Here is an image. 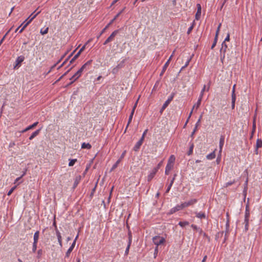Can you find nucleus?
I'll return each mask as SVG.
<instances>
[{"label": "nucleus", "mask_w": 262, "mask_h": 262, "mask_svg": "<svg viewBox=\"0 0 262 262\" xmlns=\"http://www.w3.org/2000/svg\"><path fill=\"white\" fill-rule=\"evenodd\" d=\"M40 131V129H37L32 133V134L29 137V140H32L34 138L37 136Z\"/></svg>", "instance_id": "412c9836"}, {"label": "nucleus", "mask_w": 262, "mask_h": 262, "mask_svg": "<svg viewBox=\"0 0 262 262\" xmlns=\"http://www.w3.org/2000/svg\"><path fill=\"white\" fill-rule=\"evenodd\" d=\"M182 207L181 205H178L176 207L171 208L169 212V214H171L173 213L182 209Z\"/></svg>", "instance_id": "f8f14e48"}, {"label": "nucleus", "mask_w": 262, "mask_h": 262, "mask_svg": "<svg viewBox=\"0 0 262 262\" xmlns=\"http://www.w3.org/2000/svg\"><path fill=\"white\" fill-rule=\"evenodd\" d=\"M224 141H225V137L224 136L222 135L220 137V152H221L222 150L223 146L224 144Z\"/></svg>", "instance_id": "2eb2a0df"}, {"label": "nucleus", "mask_w": 262, "mask_h": 262, "mask_svg": "<svg viewBox=\"0 0 262 262\" xmlns=\"http://www.w3.org/2000/svg\"><path fill=\"white\" fill-rule=\"evenodd\" d=\"M77 78H76L74 77V75L70 78V80H71V82L68 84V85L72 84L75 81H76Z\"/></svg>", "instance_id": "37998d69"}, {"label": "nucleus", "mask_w": 262, "mask_h": 262, "mask_svg": "<svg viewBox=\"0 0 262 262\" xmlns=\"http://www.w3.org/2000/svg\"><path fill=\"white\" fill-rule=\"evenodd\" d=\"M119 161H117L115 164L113 165V166L112 167L111 171L113 170L115 168H116L119 164Z\"/></svg>", "instance_id": "79ce46f5"}, {"label": "nucleus", "mask_w": 262, "mask_h": 262, "mask_svg": "<svg viewBox=\"0 0 262 262\" xmlns=\"http://www.w3.org/2000/svg\"><path fill=\"white\" fill-rule=\"evenodd\" d=\"M78 237V235H77L76 236V237H75V238L74 242H73L72 245L70 246V247L69 248V249L67 251V252L66 253V255H65V258L69 257L70 254H71V253L73 251V249H74V247L75 246L76 241Z\"/></svg>", "instance_id": "39448f33"}, {"label": "nucleus", "mask_w": 262, "mask_h": 262, "mask_svg": "<svg viewBox=\"0 0 262 262\" xmlns=\"http://www.w3.org/2000/svg\"><path fill=\"white\" fill-rule=\"evenodd\" d=\"M25 57L23 56H18L16 61V64L14 66V69H16L17 67H19L20 64L24 60Z\"/></svg>", "instance_id": "6e6552de"}, {"label": "nucleus", "mask_w": 262, "mask_h": 262, "mask_svg": "<svg viewBox=\"0 0 262 262\" xmlns=\"http://www.w3.org/2000/svg\"><path fill=\"white\" fill-rule=\"evenodd\" d=\"M81 75V74L80 73V72H79L78 71H77L75 74H74V77H75L76 78H79V77H80V76Z\"/></svg>", "instance_id": "603ef678"}, {"label": "nucleus", "mask_w": 262, "mask_h": 262, "mask_svg": "<svg viewBox=\"0 0 262 262\" xmlns=\"http://www.w3.org/2000/svg\"><path fill=\"white\" fill-rule=\"evenodd\" d=\"M229 40H230V34H229V33H228L225 39V40L223 42H225L227 41H229Z\"/></svg>", "instance_id": "4d7b16f0"}, {"label": "nucleus", "mask_w": 262, "mask_h": 262, "mask_svg": "<svg viewBox=\"0 0 262 262\" xmlns=\"http://www.w3.org/2000/svg\"><path fill=\"white\" fill-rule=\"evenodd\" d=\"M27 26V24H24L22 28L21 29H20L19 33H21Z\"/></svg>", "instance_id": "5fc2aeb1"}, {"label": "nucleus", "mask_w": 262, "mask_h": 262, "mask_svg": "<svg viewBox=\"0 0 262 262\" xmlns=\"http://www.w3.org/2000/svg\"><path fill=\"white\" fill-rule=\"evenodd\" d=\"M165 238L159 236H155L152 238L153 243L157 246L160 245L165 242Z\"/></svg>", "instance_id": "7ed1b4c3"}, {"label": "nucleus", "mask_w": 262, "mask_h": 262, "mask_svg": "<svg viewBox=\"0 0 262 262\" xmlns=\"http://www.w3.org/2000/svg\"><path fill=\"white\" fill-rule=\"evenodd\" d=\"M209 89H210V84H208L207 87H206V85H204L202 90L201 91L199 97L202 98L203 97V95H204V92H205V91H209Z\"/></svg>", "instance_id": "4468645a"}, {"label": "nucleus", "mask_w": 262, "mask_h": 262, "mask_svg": "<svg viewBox=\"0 0 262 262\" xmlns=\"http://www.w3.org/2000/svg\"><path fill=\"white\" fill-rule=\"evenodd\" d=\"M125 59L122 60L118 65L112 69V73L114 75L117 74L120 69L123 68L124 67V63Z\"/></svg>", "instance_id": "f257e3e1"}, {"label": "nucleus", "mask_w": 262, "mask_h": 262, "mask_svg": "<svg viewBox=\"0 0 262 262\" xmlns=\"http://www.w3.org/2000/svg\"><path fill=\"white\" fill-rule=\"evenodd\" d=\"M231 97H232V102H235V100H236L235 93H232Z\"/></svg>", "instance_id": "3c124183"}, {"label": "nucleus", "mask_w": 262, "mask_h": 262, "mask_svg": "<svg viewBox=\"0 0 262 262\" xmlns=\"http://www.w3.org/2000/svg\"><path fill=\"white\" fill-rule=\"evenodd\" d=\"M88 43V42L86 43L85 45H84L80 50L78 52H79L80 53V54H81V53L84 50L85 48V46Z\"/></svg>", "instance_id": "052dcab7"}, {"label": "nucleus", "mask_w": 262, "mask_h": 262, "mask_svg": "<svg viewBox=\"0 0 262 262\" xmlns=\"http://www.w3.org/2000/svg\"><path fill=\"white\" fill-rule=\"evenodd\" d=\"M196 202V200L192 199L187 202H184V203L181 204V205L182 208H184L187 207L190 205H193V204H194Z\"/></svg>", "instance_id": "0eeeda50"}, {"label": "nucleus", "mask_w": 262, "mask_h": 262, "mask_svg": "<svg viewBox=\"0 0 262 262\" xmlns=\"http://www.w3.org/2000/svg\"><path fill=\"white\" fill-rule=\"evenodd\" d=\"M56 234L57 237L58 243H59V245L60 246V247H62V243L61 235V234H60V232L57 229V227H56Z\"/></svg>", "instance_id": "9b49d317"}, {"label": "nucleus", "mask_w": 262, "mask_h": 262, "mask_svg": "<svg viewBox=\"0 0 262 262\" xmlns=\"http://www.w3.org/2000/svg\"><path fill=\"white\" fill-rule=\"evenodd\" d=\"M173 167V165H170V164H167L166 168H165V174H168L169 172L171 170V169Z\"/></svg>", "instance_id": "a878e982"}, {"label": "nucleus", "mask_w": 262, "mask_h": 262, "mask_svg": "<svg viewBox=\"0 0 262 262\" xmlns=\"http://www.w3.org/2000/svg\"><path fill=\"white\" fill-rule=\"evenodd\" d=\"M197 7V12L195 14V19L196 20L200 19L201 18V6L200 4H198L196 5Z\"/></svg>", "instance_id": "1a4fd4ad"}, {"label": "nucleus", "mask_w": 262, "mask_h": 262, "mask_svg": "<svg viewBox=\"0 0 262 262\" xmlns=\"http://www.w3.org/2000/svg\"><path fill=\"white\" fill-rule=\"evenodd\" d=\"M91 147H92V146L89 143H83L81 145L82 148L90 149Z\"/></svg>", "instance_id": "7c9ffc66"}, {"label": "nucleus", "mask_w": 262, "mask_h": 262, "mask_svg": "<svg viewBox=\"0 0 262 262\" xmlns=\"http://www.w3.org/2000/svg\"><path fill=\"white\" fill-rule=\"evenodd\" d=\"M48 30H49V28H46V29H45V30H43V29H41L40 30V33L41 34H42V35H45V34H47V33H48Z\"/></svg>", "instance_id": "ea45409f"}, {"label": "nucleus", "mask_w": 262, "mask_h": 262, "mask_svg": "<svg viewBox=\"0 0 262 262\" xmlns=\"http://www.w3.org/2000/svg\"><path fill=\"white\" fill-rule=\"evenodd\" d=\"M92 60H90L88 61L86 63H85L82 67V69H83L84 70H87L89 69V67L91 66L92 63Z\"/></svg>", "instance_id": "f3484780"}, {"label": "nucleus", "mask_w": 262, "mask_h": 262, "mask_svg": "<svg viewBox=\"0 0 262 262\" xmlns=\"http://www.w3.org/2000/svg\"><path fill=\"white\" fill-rule=\"evenodd\" d=\"M235 183V181H230L226 183L225 185V187H227L231 185L232 184H234Z\"/></svg>", "instance_id": "49530a36"}, {"label": "nucleus", "mask_w": 262, "mask_h": 262, "mask_svg": "<svg viewBox=\"0 0 262 262\" xmlns=\"http://www.w3.org/2000/svg\"><path fill=\"white\" fill-rule=\"evenodd\" d=\"M168 65H169V60H167V62L165 63V64L164 65V66L163 67L162 72H161V73L160 74V76H162L163 75L164 73L165 72V71H166L167 67L168 66Z\"/></svg>", "instance_id": "393cba45"}, {"label": "nucleus", "mask_w": 262, "mask_h": 262, "mask_svg": "<svg viewBox=\"0 0 262 262\" xmlns=\"http://www.w3.org/2000/svg\"><path fill=\"white\" fill-rule=\"evenodd\" d=\"M175 94L174 93H172L170 96L168 97L167 100L163 104L164 107H167L170 102L172 100Z\"/></svg>", "instance_id": "9d476101"}, {"label": "nucleus", "mask_w": 262, "mask_h": 262, "mask_svg": "<svg viewBox=\"0 0 262 262\" xmlns=\"http://www.w3.org/2000/svg\"><path fill=\"white\" fill-rule=\"evenodd\" d=\"M221 26V24H220L218 27H217V30L216 31V34H215V36H216V37H217V36H218V34H219V31H220V27Z\"/></svg>", "instance_id": "6e6d98bb"}, {"label": "nucleus", "mask_w": 262, "mask_h": 262, "mask_svg": "<svg viewBox=\"0 0 262 262\" xmlns=\"http://www.w3.org/2000/svg\"><path fill=\"white\" fill-rule=\"evenodd\" d=\"M16 187H17V186H14L13 187H12L11 188V189L8 191L7 195H10L12 194V193L13 192V191L16 189Z\"/></svg>", "instance_id": "4c0bfd02"}, {"label": "nucleus", "mask_w": 262, "mask_h": 262, "mask_svg": "<svg viewBox=\"0 0 262 262\" xmlns=\"http://www.w3.org/2000/svg\"><path fill=\"white\" fill-rule=\"evenodd\" d=\"M248 222H249V221H245V229L246 231H247L248 230V223H249Z\"/></svg>", "instance_id": "864d4df0"}, {"label": "nucleus", "mask_w": 262, "mask_h": 262, "mask_svg": "<svg viewBox=\"0 0 262 262\" xmlns=\"http://www.w3.org/2000/svg\"><path fill=\"white\" fill-rule=\"evenodd\" d=\"M35 11L33 12L26 20L24 21L23 24H27V26L32 21L33 19H34L36 16L40 13V12H38L37 13L35 14Z\"/></svg>", "instance_id": "20e7f679"}, {"label": "nucleus", "mask_w": 262, "mask_h": 262, "mask_svg": "<svg viewBox=\"0 0 262 262\" xmlns=\"http://www.w3.org/2000/svg\"><path fill=\"white\" fill-rule=\"evenodd\" d=\"M202 100V98L199 97L197 103L193 105L192 108L194 109V107H196V108H199L201 105Z\"/></svg>", "instance_id": "cd10ccee"}, {"label": "nucleus", "mask_w": 262, "mask_h": 262, "mask_svg": "<svg viewBox=\"0 0 262 262\" xmlns=\"http://www.w3.org/2000/svg\"><path fill=\"white\" fill-rule=\"evenodd\" d=\"M128 243H129V244H131L132 241V233H131V231H128Z\"/></svg>", "instance_id": "c9c22d12"}, {"label": "nucleus", "mask_w": 262, "mask_h": 262, "mask_svg": "<svg viewBox=\"0 0 262 262\" xmlns=\"http://www.w3.org/2000/svg\"><path fill=\"white\" fill-rule=\"evenodd\" d=\"M227 48V46L225 42H223L222 44V47L220 49V52L222 54V53H225L226 49Z\"/></svg>", "instance_id": "b1692460"}, {"label": "nucleus", "mask_w": 262, "mask_h": 262, "mask_svg": "<svg viewBox=\"0 0 262 262\" xmlns=\"http://www.w3.org/2000/svg\"><path fill=\"white\" fill-rule=\"evenodd\" d=\"M193 149V145L191 144V146H190L189 149L187 152L188 155L190 156L192 154Z\"/></svg>", "instance_id": "473e14b6"}, {"label": "nucleus", "mask_w": 262, "mask_h": 262, "mask_svg": "<svg viewBox=\"0 0 262 262\" xmlns=\"http://www.w3.org/2000/svg\"><path fill=\"white\" fill-rule=\"evenodd\" d=\"M261 146H262V140L261 139H258L256 141V143L255 153L256 154H258V152H257L258 148L261 147Z\"/></svg>", "instance_id": "dca6fc26"}, {"label": "nucleus", "mask_w": 262, "mask_h": 262, "mask_svg": "<svg viewBox=\"0 0 262 262\" xmlns=\"http://www.w3.org/2000/svg\"><path fill=\"white\" fill-rule=\"evenodd\" d=\"M176 176V174H174V177L173 178V179L171 180V181H170V183L169 184V185H170L172 186L173 183V182H174V179H175V177Z\"/></svg>", "instance_id": "338daca9"}, {"label": "nucleus", "mask_w": 262, "mask_h": 262, "mask_svg": "<svg viewBox=\"0 0 262 262\" xmlns=\"http://www.w3.org/2000/svg\"><path fill=\"white\" fill-rule=\"evenodd\" d=\"M249 215H250L249 211L248 210V206H247L245 215V221H249Z\"/></svg>", "instance_id": "c756f323"}, {"label": "nucleus", "mask_w": 262, "mask_h": 262, "mask_svg": "<svg viewBox=\"0 0 262 262\" xmlns=\"http://www.w3.org/2000/svg\"><path fill=\"white\" fill-rule=\"evenodd\" d=\"M108 28V25H107L101 32L99 35L98 36V38L103 34L104 33L105 30Z\"/></svg>", "instance_id": "09e8293b"}, {"label": "nucleus", "mask_w": 262, "mask_h": 262, "mask_svg": "<svg viewBox=\"0 0 262 262\" xmlns=\"http://www.w3.org/2000/svg\"><path fill=\"white\" fill-rule=\"evenodd\" d=\"M193 28V26H190V27L188 28V30H187V33L188 34H190V33L191 32V31H192V30Z\"/></svg>", "instance_id": "e2e57ef3"}, {"label": "nucleus", "mask_w": 262, "mask_h": 262, "mask_svg": "<svg viewBox=\"0 0 262 262\" xmlns=\"http://www.w3.org/2000/svg\"><path fill=\"white\" fill-rule=\"evenodd\" d=\"M77 161V159H72L70 161L69 163V166H73L75 162Z\"/></svg>", "instance_id": "72a5a7b5"}, {"label": "nucleus", "mask_w": 262, "mask_h": 262, "mask_svg": "<svg viewBox=\"0 0 262 262\" xmlns=\"http://www.w3.org/2000/svg\"><path fill=\"white\" fill-rule=\"evenodd\" d=\"M39 231H37L35 232L33 236V243H37L38 240L39 238Z\"/></svg>", "instance_id": "aec40b11"}, {"label": "nucleus", "mask_w": 262, "mask_h": 262, "mask_svg": "<svg viewBox=\"0 0 262 262\" xmlns=\"http://www.w3.org/2000/svg\"><path fill=\"white\" fill-rule=\"evenodd\" d=\"M42 254V250L41 249L38 250L37 251V258H40V257L41 256Z\"/></svg>", "instance_id": "a19ab883"}, {"label": "nucleus", "mask_w": 262, "mask_h": 262, "mask_svg": "<svg viewBox=\"0 0 262 262\" xmlns=\"http://www.w3.org/2000/svg\"><path fill=\"white\" fill-rule=\"evenodd\" d=\"M217 37H216V36H215V38H214V41L213 42V43L211 46V49H213L215 46H216V42H217Z\"/></svg>", "instance_id": "e433bc0d"}, {"label": "nucleus", "mask_w": 262, "mask_h": 262, "mask_svg": "<svg viewBox=\"0 0 262 262\" xmlns=\"http://www.w3.org/2000/svg\"><path fill=\"white\" fill-rule=\"evenodd\" d=\"M80 53L78 52L74 57L71 60L70 63H72L74 60H75L80 55Z\"/></svg>", "instance_id": "f704fd0d"}, {"label": "nucleus", "mask_w": 262, "mask_h": 262, "mask_svg": "<svg viewBox=\"0 0 262 262\" xmlns=\"http://www.w3.org/2000/svg\"><path fill=\"white\" fill-rule=\"evenodd\" d=\"M202 115H201L199 119V120H198L197 122L196 123V124L195 125L196 126H198L201 122V120L202 119Z\"/></svg>", "instance_id": "0e129e2a"}, {"label": "nucleus", "mask_w": 262, "mask_h": 262, "mask_svg": "<svg viewBox=\"0 0 262 262\" xmlns=\"http://www.w3.org/2000/svg\"><path fill=\"white\" fill-rule=\"evenodd\" d=\"M215 154L214 151L210 153V154L208 155L206 157L207 159L208 160H212L215 158Z\"/></svg>", "instance_id": "c85d7f7f"}, {"label": "nucleus", "mask_w": 262, "mask_h": 262, "mask_svg": "<svg viewBox=\"0 0 262 262\" xmlns=\"http://www.w3.org/2000/svg\"><path fill=\"white\" fill-rule=\"evenodd\" d=\"M118 30L114 31L104 42L103 45H105L108 42L112 41L114 40L115 36L118 34Z\"/></svg>", "instance_id": "423d86ee"}, {"label": "nucleus", "mask_w": 262, "mask_h": 262, "mask_svg": "<svg viewBox=\"0 0 262 262\" xmlns=\"http://www.w3.org/2000/svg\"><path fill=\"white\" fill-rule=\"evenodd\" d=\"M143 142V138L140 139L137 142V143L136 144L135 146L134 147V150L136 151H138L139 149V148H140V146H141V145L142 144Z\"/></svg>", "instance_id": "ddd939ff"}, {"label": "nucleus", "mask_w": 262, "mask_h": 262, "mask_svg": "<svg viewBox=\"0 0 262 262\" xmlns=\"http://www.w3.org/2000/svg\"><path fill=\"white\" fill-rule=\"evenodd\" d=\"M130 245L131 244H129V243H128V245L126 248V250H125V255H127L128 254V252H129V248H130Z\"/></svg>", "instance_id": "de8ad7c7"}, {"label": "nucleus", "mask_w": 262, "mask_h": 262, "mask_svg": "<svg viewBox=\"0 0 262 262\" xmlns=\"http://www.w3.org/2000/svg\"><path fill=\"white\" fill-rule=\"evenodd\" d=\"M196 216L199 219H202L206 217V215L204 212H200L195 213Z\"/></svg>", "instance_id": "5701e85b"}, {"label": "nucleus", "mask_w": 262, "mask_h": 262, "mask_svg": "<svg viewBox=\"0 0 262 262\" xmlns=\"http://www.w3.org/2000/svg\"><path fill=\"white\" fill-rule=\"evenodd\" d=\"M247 185H248V179L246 180L245 183V188H244V191H247Z\"/></svg>", "instance_id": "69168bd1"}, {"label": "nucleus", "mask_w": 262, "mask_h": 262, "mask_svg": "<svg viewBox=\"0 0 262 262\" xmlns=\"http://www.w3.org/2000/svg\"><path fill=\"white\" fill-rule=\"evenodd\" d=\"M162 161H161L157 165L156 167H155L152 171V172L148 175V181H150L154 178L156 173L157 172L158 169L160 168V167L162 165Z\"/></svg>", "instance_id": "f03ea898"}, {"label": "nucleus", "mask_w": 262, "mask_h": 262, "mask_svg": "<svg viewBox=\"0 0 262 262\" xmlns=\"http://www.w3.org/2000/svg\"><path fill=\"white\" fill-rule=\"evenodd\" d=\"M191 227L194 230H195L197 232L199 233L200 234L203 233V230L201 228L198 227L195 225L192 224Z\"/></svg>", "instance_id": "4be33fe9"}, {"label": "nucleus", "mask_w": 262, "mask_h": 262, "mask_svg": "<svg viewBox=\"0 0 262 262\" xmlns=\"http://www.w3.org/2000/svg\"><path fill=\"white\" fill-rule=\"evenodd\" d=\"M139 98H138V99H137V100L136 101V103H135L133 108H132V112H133L134 113L135 112V110L137 106V104H138V100H139Z\"/></svg>", "instance_id": "a18cd8bd"}, {"label": "nucleus", "mask_w": 262, "mask_h": 262, "mask_svg": "<svg viewBox=\"0 0 262 262\" xmlns=\"http://www.w3.org/2000/svg\"><path fill=\"white\" fill-rule=\"evenodd\" d=\"M88 43V42L86 43L85 45H84L80 50L78 52H79L80 53V54H81V53L84 50L85 48V46Z\"/></svg>", "instance_id": "bf43d9fd"}, {"label": "nucleus", "mask_w": 262, "mask_h": 262, "mask_svg": "<svg viewBox=\"0 0 262 262\" xmlns=\"http://www.w3.org/2000/svg\"><path fill=\"white\" fill-rule=\"evenodd\" d=\"M80 180H81V176H77L75 178V181H74V185H73V189H75L77 187V186L78 185V184L80 182Z\"/></svg>", "instance_id": "6ab92c4d"}, {"label": "nucleus", "mask_w": 262, "mask_h": 262, "mask_svg": "<svg viewBox=\"0 0 262 262\" xmlns=\"http://www.w3.org/2000/svg\"><path fill=\"white\" fill-rule=\"evenodd\" d=\"M38 123V122H36L34 123L33 124L29 125L27 128H26L24 130H23L22 131V133H25L30 129H33V128H34L35 126H37Z\"/></svg>", "instance_id": "a211bd4d"}, {"label": "nucleus", "mask_w": 262, "mask_h": 262, "mask_svg": "<svg viewBox=\"0 0 262 262\" xmlns=\"http://www.w3.org/2000/svg\"><path fill=\"white\" fill-rule=\"evenodd\" d=\"M26 174V172H24V173L19 177L16 178L15 180L14 183H16L23 177H24Z\"/></svg>", "instance_id": "8fccbe9b"}, {"label": "nucleus", "mask_w": 262, "mask_h": 262, "mask_svg": "<svg viewBox=\"0 0 262 262\" xmlns=\"http://www.w3.org/2000/svg\"><path fill=\"white\" fill-rule=\"evenodd\" d=\"M174 161L175 157L173 155H171L168 159L167 164H170V165H173V163L174 162Z\"/></svg>", "instance_id": "bb28decb"}, {"label": "nucleus", "mask_w": 262, "mask_h": 262, "mask_svg": "<svg viewBox=\"0 0 262 262\" xmlns=\"http://www.w3.org/2000/svg\"><path fill=\"white\" fill-rule=\"evenodd\" d=\"M37 243H33V247H32V252H35L37 249Z\"/></svg>", "instance_id": "c03bdc74"}, {"label": "nucleus", "mask_w": 262, "mask_h": 262, "mask_svg": "<svg viewBox=\"0 0 262 262\" xmlns=\"http://www.w3.org/2000/svg\"><path fill=\"white\" fill-rule=\"evenodd\" d=\"M179 225H180L181 227H183L186 225H188L189 224V223L187 221L185 222H180L179 223Z\"/></svg>", "instance_id": "2f4dec72"}, {"label": "nucleus", "mask_w": 262, "mask_h": 262, "mask_svg": "<svg viewBox=\"0 0 262 262\" xmlns=\"http://www.w3.org/2000/svg\"><path fill=\"white\" fill-rule=\"evenodd\" d=\"M225 53H221V60L223 62V59L225 58Z\"/></svg>", "instance_id": "13d9d810"}, {"label": "nucleus", "mask_w": 262, "mask_h": 262, "mask_svg": "<svg viewBox=\"0 0 262 262\" xmlns=\"http://www.w3.org/2000/svg\"><path fill=\"white\" fill-rule=\"evenodd\" d=\"M134 114V113L133 112H131V113L129 115V119H128V123H127V126H128L129 123L132 122Z\"/></svg>", "instance_id": "58836bf2"}, {"label": "nucleus", "mask_w": 262, "mask_h": 262, "mask_svg": "<svg viewBox=\"0 0 262 262\" xmlns=\"http://www.w3.org/2000/svg\"><path fill=\"white\" fill-rule=\"evenodd\" d=\"M148 131V129H146L144 130V132H143V134L142 136V137L141 138V139H142L143 138V141L144 140V137H145V136L146 135L147 132Z\"/></svg>", "instance_id": "680f3d73"}, {"label": "nucleus", "mask_w": 262, "mask_h": 262, "mask_svg": "<svg viewBox=\"0 0 262 262\" xmlns=\"http://www.w3.org/2000/svg\"><path fill=\"white\" fill-rule=\"evenodd\" d=\"M126 150H124V151L122 152V154H121V156H120L121 159H123V158H124V156H125V154H126Z\"/></svg>", "instance_id": "774afa93"}]
</instances>
